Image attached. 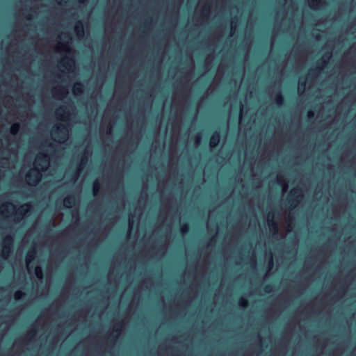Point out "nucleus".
<instances>
[{
    "label": "nucleus",
    "mask_w": 356,
    "mask_h": 356,
    "mask_svg": "<svg viewBox=\"0 0 356 356\" xmlns=\"http://www.w3.org/2000/svg\"><path fill=\"white\" fill-rule=\"evenodd\" d=\"M49 163V156L45 152L38 153L35 159L34 164L35 167L43 168Z\"/></svg>",
    "instance_id": "1"
},
{
    "label": "nucleus",
    "mask_w": 356,
    "mask_h": 356,
    "mask_svg": "<svg viewBox=\"0 0 356 356\" xmlns=\"http://www.w3.org/2000/svg\"><path fill=\"white\" fill-rule=\"evenodd\" d=\"M3 245L2 248V257L6 259L10 253L11 248L13 243V238L10 235L6 236L3 238Z\"/></svg>",
    "instance_id": "2"
},
{
    "label": "nucleus",
    "mask_w": 356,
    "mask_h": 356,
    "mask_svg": "<svg viewBox=\"0 0 356 356\" xmlns=\"http://www.w3.org/2000/svg\"><path fill=\"white\" fill-rule=\"evenodd\" d=\"M302 197V191L298 188L293 189L289 194V202L291 204H296Z\"/></svg>",
    "instance_id": "3"
},
{
    "label": "nucleus",
    "mask_w": 356,
    "mask_h": 356,
    "mask_svg": "<svg viewBox=\"0 0 356 356\" xmlns=\"http://www.w3.org/2000/svg\"><path fill=\"white\" fill-rule=\"evenodd\" d=\"M220 136L218 131H214L211 135L209 140V145L211 147H216L220 142Z\"/></svg>",
    "instance_id": "4"
},
{
    "label": "nucleus",
    "mask_w": 356,
    "mask_h": 356,
    "mask_svg": "<svg viewBox=\"0 0 356 356\" xmlns=\"http://www.w3.org/2000/svg\"><path fill=\"white\" fill-rule=\"evenodd\" d=\"M246 178H257L256 177L254 176H250V177H247ZM261 178H277V179H279V178H286V177H284V176H280V175H277L275 177H270V176H265V177H262ZM289 178H297L296 177H290ZM305 178H336L335 177H325V176H323V177H306ZM337 178H345L344 177H338ZM350 178H356V177H351Z\"/></svg>",
    "instance_id": "5"
},
{
    "label": "nucleus",
    "mask_w": 356,
    "mask_h": 356,
    "mask_svg": "<svg viewBox=\"0 0 356 356\" xmlns=\"http://www.w3.org/2000/svg\"><path fill=\"white\" fill-rule=\"evenodd\" d=\"M76 202V197L73 195H67L63 200V204L67 208H71Z\"/></svg>",
    "instance_id": "6"
},
{
    "label": "nucleus",
    "mask_w": 356,
    "mask_h": 356,
    "mask_svg": "<svg viewBox=\"0 0 356 356\" xmlns=\"http://www.w3.org/2000/svg\"><path fill=\"white\" fill-rule=\"evenodd\" d=\"M88 160V153L86 151L82 153L80 156L79 161L76 163L77 167L79 169L83 168Z\"/></svg>",
    "instance_id": "7"
},
{
    "label": "nucleus",
    "mask_w": 356,
    "mask_h": 356,
    "mask_svg": "<svg viewBox=\"0 0 356 356\" xmlns=\"http://www.w3.org/2000/svg\"><path fill=\"white\" fill-rule=\"evenodd\" d=\"M67 128L64 124H60L56 127V131L60 135V138L66 139L67 136Z\"/></svg>",
    "instance_id": "8"
},
{
    "label": "nucleus",
    "mask_w": 356,
    "mask_h": 356,
    "mask_svg": "<svg viewBox=\"0 0 356 356\" xmlns=\"http://www.w3.org/2000/svg\"><path fill=\"white\" fill-rule=\"evenodd\" d=\"M268 224L270 229V231H271L273 234V235H275L278 234V226L275 221L273 220V217L272 216L271 218L268 219Z\"/></svg>",
    "instance_id": "9"
},
{
    "label": "nucleus",
    "mask_w": 356,
    "mask_h": 356,
    "mask_svg": "<svg viewBox=\"0 0 356 356\" xmlns=\"http://www.w3.org/2000/svg\"><path fill=\"white\" fill-rule=\"evenodd\" d=\"M31 205L29 204L22 205L17 211V216L22 218L29 211Z\"/></svg>",
    "instance_id": "10"
},
{
    "label": "nucleus",
    "mask_w": 356,
    "mask_h": 356,
    "mask_svg": "<svg viewBox=\"0 0 356 356\" xmlns=\"http://www.w3.org/2000/svg\"><path fill=\"white\" fill-rule=\"evenodd\" d=\"M74 30L78 36H83L84 34L83 24L81 21L78 20L74 26Z\"/></svg>",
    "instance_id": "11"
},
{
    "label": "nucleus",
    "mask_w": 356,
    "mask_h": 356,
    "mask_svg": "<svg viewBox=\"0 0 356 356\" xmlns=\"http://www.w3.org/2000/svg\"><path fill=\"white\" fill-rule=\"evenodd\" d=\"M121 323H116L113 332L109 335L108 338L109 340H111V338L115 339L118 336L121 331Z\"/></svg>",
    "instance_id": "12"
},
{
    "label": "nucleus",
    "mask_w": 356,
    "mask_h": 356,
    "mask_svg": "<svg viewBox=\"0 0 356 356\" xmlns=\"http://www.w3.org/2000/svg\"><path fill=\"white\" fill-rule=\"evenodd\" d=\"M36 251L35 249L30 250L26 256V261L28 265H30V264L32 262V261L35 257Z\"/></svg>",
    "instance_id": "13"
},
{
    "label": "nucleus",
    "mask_w": 356,
    "mask_h": 356,
    "mask_svg": "<svg viewBox=\"0 0 356 356\" xmlns=\"http://www.w3.org/2000/svg\"><path fill=\"white\" fill-rule=\"evenodd\" d=\"M318 63L322 65V67H316L314 69H312L309 73L312 76H316L318 74V73L323 69V67H324L325 65H327V61L325 60H321Z\"/></svg>",
    "instance_id": "14"
},
{
    "label": "nucleus",
    "mask_w": 356,
    "mask_h": 356,
    "mask_svg": "<svg viewBox=\"0 0 356 356\" xmlns=\"http://www.w3.org/2000/svg\"><path fill=\"white\" fill-rule=\"evenodd\" d=\"M275 101L276 104L279 106H281L284 104V97L280 91L275 95Z\"/></svg>",
    "instance_id": "15"
},
{
    "label": "nucleus",
    "mask_w": 356,
    "mask_h": 356,
    "mask_svg": "<svg viewBox=\"0 0 356 356\" xmlns=\"http://www.w3.org/2000/svg\"><path fill=\"white\" fill-rule=\"evenodd\" d=\"M73 91L75 95H79L83 92V86L81 83L77 82L74 84Z\"/></svg>",
    "instance_id": "16"
},
{
    "label": "nucleus",
    "mask_w": 356,
    "mask_h": 356,
    "mask_svg": "<svg viewBox=\"0 0 356 356\" xmlns=\"http://www.w3.org/2000/svg\"><path fill=\"white\" fill-rule=\"evenodd\" d=\"M60 63L63 67H70L74 64V60L71 58L65 57Z\"/></svg>",
    "instance_id": "17"
},
{
    "label": "nucleus",
    "mask_w": 356,
    "mask_h": 356,
    "mask_svg": "<svg viewBox=\"0 0 356 356\" xmlns=\"http://www.w3.org/2000/svg\"><path fill=\"white\" fill-rule=\"evenodd\" d=\"M20 129V124L18 122L13 123L10 127V134L13 135H16L19 132Z\"/></svg>",
    "instance_id": "18"
},
{
    "label": "nucleus",
    "mask_w": 356,
    "mask_h": 356,
    "mask_svg": "<svg viewBox=\"0 0 356 356\" xmlns=\"http://www.w3.org/2000/svg\"><path fill=\"white\" fill-rule=\"evenodd\" d=\"M238 305L243 308L247 307L248 305V300L243 297H241L238 300Z\"/></svg>",
    "instance_id": "19"
},
{
    "label": "nucleus",
    "mask_w": 356,
    "mask_h": 356,
    "mask_svg": "<svg viewBox=\"0 0 356 356\" xmlns=\"http://www.w3.org/2000/svg\"><path fill=\"white\" fill-rule=\"evenodd\" d=\"M180 231L182 234H186L189 231V225L188 223L184 222L180 227Z\"/></svg>",
    "instance_id": "20"
},
{
    "label": "nucleus",
    "mask_w": 356,
    "mask_h": 356,
    "mask_svg": "<svg viewBox=\"0 0 356 356\" xmlns=\"http://www.w3.org/2000/svg\"><path fill=\"white\" fill-rule=\"evenodd\" d=\"M24 295L25 293L22 291H17L15 293L14 298L15 300H19L24 296Z\"/></svg>",
    "instance_id": "21"
},
{
    "label": "nucleus",
    "mask_w": 356,
    "mask_h": 356,
    "mask_svg": "<svg viewBox=\"0 0 356 356\" xmlns=\"http://www.w3.org/2000/svg\"><path fill=\"white\" fill-rule=\"evenodd\" d=\"M35 273L36 276L38 278H40V279L42 278V277H43V272H42V270L41 267L35 266Z\"/></svg>",
    "instance_id": "22"
},
{
    "label": "nucleus",
    "mask_w": 356,
    "mask_h": 356,
    "mask_svg": "<svg viewBox=\"0 0 356 356\" xmlns=\"http://www.w3.org/2000/svg\"><path fill=\"white\" fill-rule=\"evenodd\" d=\"M264 291L266 293H270L272 291V286L271 285H266L264 288Z\"/></svg>",
    "instance_id": "23"
},
{
    "label": "nucleus",
    "mask_w": 356,
    "mask_h": 356,
    "mask_svg": "<svg viewBox=\"0 0 356 356\" xmlns=\"http://www.w3.org/2000/svg\"><path fill=\"white\" fill-rule=\"evenodd\" d=\"M305 81H302L301 80L299 81L298 84V88L299 90H301L302 88H304L305 87Z\"/></svg>",
    "instance_id": "24"
},
{
    "label": "nucleus",
    "mask_w": 356,
    "mask_h": 356,
    "mask_svg": "<svg viewBox=\"0 0 356 356\" xmlns=\"http://www.w3.org/2000/svg\"><path fill=\"white\" fill-rule=\"evenodd\" d=\"M62 47L64 50L67 51H70V49L69 47V45L67 44H62Z\"/></svg>",
    "instance_id": "25"
},
{
    "label": "nucleus",
    "mask_w": 356,
    "mask_h": 356,
    "mask_svg": "<svg viewBox=\"0 0 356 356\" xmlns=\"http://www.w3.org/2000/svg\"><path fill=\"white\" fill-rule=\"evenodd\" d=\"M63 38L64 39H67L69 40H72V36H71V35L70 33H65L63 35Z\"/></svg>",
    "instance_id": "26"
},
{
    "label": "nucleus",
    "mask_w": 356,
    "mask_h": 356,
    "mask_svg": "<svg viewBox=\"0 0 356 356\" xmlns=\"http://www.w3.org/2000/svg\"><path fill=\"white\" fill-rule=\"evenodd\" d=\"M209 10H210V9H209V6H204V7L203 8V9H202V13H204V12H206V13H209Z\"/></svg>",
    "instance_id": "27"
},
{
    "label": "nucleus",
    "mask_w": 356,
    "mask_h": 356,
    "mask_svg": "<svg viewBox=\"0 0 356 356\" xmlns=\"http://www.w3.org/2000/svg\"><path fill=\"white\" fill-rule=\"evenodd\" d=\"M35 333V330H31L28 332V335L32 337Z\"/></svg>",
    "instance_id": "28"
},
{
    "label": "nucleus",
    "mask_w": 356,
    "mask_h": 356,
    "mask_svg": "<svg viewBox=\"0 0 356 356\" xmlns=\"http://www.w3.org/2000/svg\"><path fill=\"white\" fill-rule=\"evenodd\" d=\"M314 116V113L312 111H309L308 112V118H312Z\"/></svg>",
    "instance_id": "29"
},
{
    "label": "nucleus",
    "mask_w": 356,
    "mask_h": 356,
    "mask_svg": "<svg viewBox=\"0 0 356 356\" xmlns=\"http://www.w3.org/2000/svg\"><path fill=\"white\" fill-rule=\"evenodd\" d=\"M213 242H215L214 236L210 238L209 245H211Z\"/></svg>",
    "instance_id": "30"
},
{
    "label": "nucleus",
    "mask_w": 356,
    "mask_h": 356,
    "mask_svg": "<svg viewBox=\"0 0 356 356\" xmlns=\"http://www.w3.org/2000/svg\"><path fill=\"white\" fill-rule=\"evenodd\" d=\"M200 136H197V138H196V140H195V143H196L197 144H199V143H200Z\"/></svg>",
    "instance_id": "31"
},
{
    "label": "nucleus",
    "mask_w": 356,
    "mask_h": 356,
    "mask_svg": "<svg viewBox=\"0 0 356 356\" xmlns=\"http://www.w3.org/2000/svg\"><path fill=\"white\" fill-rule=\"evenodd\" d=\"M64 111V108L63 107H60L58 108V111ZM58 114L60 115V112H58Z\"/></svg>",
    "instance_id": "32"
},
{
    "label": "nucleus",
    "mask_w": 356,
    "mask_h": 356,
    "mask_svg": "<svg viewBox=\"0 0 356 356\" xmlns=\"http://www.w3.org/2000/svg\"><path fill=\"white\" fill-rule=\"evenodd\" d=\"M312 2L314 3H316V4H318L320 2V0H312Z\"/></svg>",
    "instance_id": "33"
},
{
    "label": "nucleus",
    "mask_w": 356,
    "mask_h": 356,
    "mask_svg": "<svg viewBox=\"0 0 356 356\" xmlns=\"http://www.w3.org/2000/svg\"><path fill=\"white\" fill-rule=\"evenodd\" d=\"M270 258H272V254H270ZM270 265H272V264H273V260H272V259H270Z\"/></svg>",
    "instance_id": "34"
},
{
    "label": "nucleus",
    "mask_w": 356,
    "mask_h": 356,
    "mask_svg": "<svg viewBox=\"0 0 356 356\" xmlns=\"http://www.w3.org/2000/svg\"><path fill=\"white\" fill-rule=\"evenodd\" d=\"M47 146L49 147H53V145L51 143H49L47 145Z\"/></svg>",
    "instance_id": "35"
},
{
    "label": "nucleus",
    "mask_w": 356,
    "mask_h": 356,
    "mask_svg": "<svg viewBox=\"0 0 356 356\" xmlns=\"http://www.w3.org/2000/svg\"><path fill=\"white\" fill-rule=\"evenodd\" d=\"M324 57H327V59H329V58H330V55H328V56H327V54H325V55L324 56Z\"/></svg>",
    "instance_id": "36"
},
{
    "label": "nucleus",
    "mask_w": 356,
    "mask_h": 356,
    "mask_svg": "<svg viewBox=\"0 0 356 356\" xmlns=\"http://www.w3.org/2000/svg\"><path fill=\"white\" fill-rule=\"evenodd\" d=\"M61 90H62V91H63V92H65V93L67 92V90H65V88H63L61 89Z\"/></svg>",
    "instance_id": "37"
},
{
    "label": "nucleus",
    "mask_w": 356,
    "mask_h": 356,
    "mask_svg": "<svg viewBox=\"0 0 356 356\" xmlns=\"http://www.w3.org/2000/svg\"><path fill=\"white\" fill-rule=\"evenodd\" d=\"M26 19H31V16H30V15L26 16Z\"/></svg>",
    "instance_id": "38"
},
{
    "label": "nucleus",
    "mask_w": 356,
    "mask_h": 356,
    "mask_svg": "<svg viewBox=\"0 0 356 356\" xmlns=\"http://www.w3.org/2000/svg\"><path fill=\"white\" fill-rule=\"evenodd\" d=\"M3 207H7V204H6V205H5V204H3Z\"/></svg>",
    "instance_id": "39"
},
{
    "label": "nucleus",
    "mask_w": 356,
    "mask_h": 356,
    "mask_svg": "<svg viewBox=\"0 0 356 356\" xmlns=\"http://www.w3.org/2000/svg\"><path fill=\"white\" fill-rule=\"evenodd\" d=\"M81 2H83V0H81Z\"/></svg>",
    "instance_id": "40"
}]
</instances>
